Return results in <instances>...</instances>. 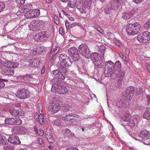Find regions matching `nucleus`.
Masks as SVG:
<instances>
[{
	"instance_id": "nucleus-47",
	"label": "nucleus",
	"mask_w": 150,
	"mask_h": 150,
	"mask_svg": "<svg viewBox=\"0 0 150 150\" xmlns=\"http://www.w3.org/2000/svg\"><path fill=\"white\" fill-rule=\"evenodd\" d=\"M100 33L103 34V30L98 25H96L94 27Z\"/></svg>"
},
{
	"instance_id": "nucleus-24",
	"label": "nucleus",
	"mask_w": 150,
	"mask_h": 150,
	"mask_svg": "<svg viewBox=\"0 0 150 150\" xmlns=\"http://www.w3.org/2000/svg\"><path fill=\"white\" fill-rule=\"evenodd\" d=\"M22 123L21 120L19 118H12V125H21Z\"/></svg>"
},
{
	"instance_id": "nucleus-16",
	"label": "nucleus",
	"mask_w": 150,
	"mask_h": 150,
	"mask_svg": "<svg viewBox=\"0 0 150 150\" xmlns=\"http://www.w3.org/2000/svg\"><path fill=\"white\" fill-rule=\"evenodd\" d=\"M76 116V115L74 114H68L62 118L63 120L66 122H72Z\"/></svg>"
},
{
	"instance_id": "nucleus-10",
	"label": "nucleus",
	"mask_w": 150,
	"mask_h": 150,
	"mask_svg": "<svg viewBox=\"0 0 150 150\" xmlns=\"http://www.w3.org/2000/svg\"><path fill=\"white\" fill-rule=\"evenodd\" d=\"M134 88L132 86H129L127 88L125 95V97L127 98V100H131L134 95Z\"/></svg>"
},
{
	"instance_id": "nucleus-37",
	"label": "nucleus",
	"mask_w": 150,
	"mask_h": 150,
	"mask_svg": "<svg viewBox=\"0 0 150 150\" xmlns=\"http://www.w3.org/2000/svg\"><path fill=\"white\" fill-rule=\"evenodd\" d=\"M7 141L4 136L0 134V143L3 144H7Z\"/></svg>"
},
{
	"instance_id": "nucleus-15",
	"label": "nucleus",
	"mask_w": 150,
	"mask_h": 150,
	"mask_svg": "<svg viewBox=\"0 0 150 150\" xmlns=\"http://www.w3.org/2000/svg\"><path fill=\"white\" fill-rule=\"evenodd\" d=\"M18 64L13 61L5 62L4 64V67L8 68H14L17 67Z\"/></svg>"
},
{
	"instance_id": "nucleus-21",
	"label": "nucleus",
	"mask_w": 150,
	"mask_h": 150,
	"mask_svg": "<svg viewBox=\"0 0 150 150\" xmlns=\"http://www.w3.org/2000/svg\"><path fill=\"white\" fill-rule=\"evenodd\" d=\"M113 1L111 7L112 9L116 10L117 9L118 6L120 5V0H113Z\"/></svg>"
},
{
	"instance_id": "nucleus-1",
	"label": "nucleus",
	"mask_w": 150,
	"mask_h": 150,
	"mask_svg": "<svg viewBox=\"0 0 150 150\" xmlns=\"http://www.w3.org/2000/svg\"><path fill=\"white\" fill-rule=\"evenodd\" d=\"M142 27L140 23L136 22L128 24L126 27V31L128 35L139 34L142 31Z\"/></svg>"
},
{
	"instance_id": "nucleus-43",
	"label": "nucleus",
	"mask_w": 150,
	"mask_h": 150,
	"mask_svg": "<svg viewBox=\"0 0 150 150\" xmlns=\"http://www.w3.org/2000/svg\"><path fill=\"white\" fill-rule=\"evenodd\" d=\"M5 4L3 2L0 1V12L2 11L5 8Z\"/></svg>"
},
{
	"instance_id": "nucleus-23",
	"label": "nucleus",
	"mask_w": 150,
	"mask_h": 150,
	"mask_svg": "<svg viewBox=\"0 0 150 150\" xmlns=\"http://www.w3.org/2000/svg\"><path fill=\"white\" fill-rule=\"evenodd\" d=\"M143 117L148 120H150V108H147L143 115Z\"/></svg>"
},
{
	"instance_id": "nucleus-12",
	"label": "nucleus",
	"mask_w": 150,
	"mask_h": 150,
	"mask_svg": "<svg viewBox=\"0 0 150 150\" xmlns=\"http://www.w3.org/2000/svg\"><path fill=\"white\" fill-rule=\"evenodd\" d=\"M10 112L11 114L15 117L22 116L24 114V111L21 109H12L10 110Z\"/></svg>"
},
{
	"instance_id": "nucleus-58",
	"label": "nucleus",
	"mask_w": 150,
	"mask_h": 150,
	"mask_svg": "<svg viewBox=\"0 0 150 150\" xmlns=\"http://www.w3.org/2000/svg\"><path fill=\"white\" fill-rule=\"evenodd\" d=\"M71 108V107L69 105L65 106L64 107L65 110L67 111H68L70 110Z\"/></svg>"
},
{
	"instance_id": "nucleus-56",
	"label": "nucleus",
	"mask_w": 150,
	"mask_h": 150,
	"mask_svg": "<svg viewBox=\"0 0 150 150\" xmlns=\"http://www.w3.org/2000/svg\"><path fill=\"white\" fill-rule=\"evenodd\" d=\"M39 143L40 144H43L44 143V141L43 139L41 138H39L38 139Z\"/></svg>"
},
{
	"instance_id": "nucleus-31",
	"label": "nucleus",
	"mask_w": 150,
	"mask_h": 150,
	"mask_svg": "<svg viewBox=\"0 0 150 150\" xmlns=\"http://www.w3.org/2000/svg\"><path fill=\"white\" fill-rule=\"evenodd\" d=\"M3 150H13L14 147L8 144V143L7 142V144H3Z\"/></svg>"
},
{
	"instance_id": "nucleus-36",
	"label": "nucleus",
	"mask_w": 150,
	"mask_h": 150,
	"mask_svg": "<svg viewBox=\"0 0 150 150\" xmlns=\"http://www.w3.org/2000/svg\"><path fill=\"white\" fill-rule=\"evenodd\" d=\"M20 127L17 126L14 127L12 129V132L14 134H18L20 133Z\"/></svg>"
},
{
	"instance_id": "nucleus-54",
	"label": "nucleus",
	"mask_w": 150,
	"mask_h": 150,
	"mask_svg": "<svg viewBox=\"0 0 150 150\" xmlns=\"http://www.w3.org/2000/svg\"><path fill=\"white\" fill-rule=\"evenodd\" d=\"M86 8L84 7L83 8L82 7V8L79 9L80 11L82 13H85L86 12Z\"/></svg>"
},
{
	"instance_id": "nucleus-32",
	"label": "nucleus",
	"mask_w": 150,
	"mask_h": 150,
	"mask_svg": "<svg viewBox=\"0 0 150 150\" xmlns=\"http://www.w3.org/2000/svg\"><path fill=\"white\" fill-rule=\"evenodd\" d=\"M37 9L39 11L38 17L39 16L40 17L45 16L47 15V11L46 10L43 9H42L40 10L38 9Z\"/></svg>"
},
{
	"instance_id": "nucleus-5",
	"label": "nucleus",
	"mask_w": 150,
	"mask_h": 150,
	"mask_svg": "<svg viewBox=\"0 0 150 150\" xmlns=\"http://www.w3.org/2000/svg\"><path fill=\"white\" fill-rule=\"evenodd\" d=\"M105 72H106V70H107V72L106 73L107 76H110L112 78V71L114 69L115 64L111 61H107L105 64Z\"/></svg>"
},
{
	"instance_id": "nucleus-61",
	"label": "nucleus",
	"mask_w": 150,
	"mask_h": 150,
	"mask_svg": "<svg viewBox=\"0 0 150 150\" xmlns=\"http://www.w3.org/2000/svg\"><path fill=\"white\" fill-rule=\"evenodd\" d=\"M144 0H133V1L136 4H139Z\"/></svg>"
},
{
	"instance_id": "nucleus-3",
	"label": "nucleus",
	"mask_w": 150,
	"mask_h": 150,
	"mask_svg": "<svg viewBox=\"0 0 150 150\" xmlns=\"http://www.w3.org/2000/svg\"><path fill=\"white\" fill-rule=\"evenodd\" d=\"M79 50L80 54L86 58H89L90 54L88 46L85 44H81L79 47Z\"/></svg>"
},
{
	"instance_id": "nucleus-18",
	"label": "nucleus",
	"mask_w": 150,
	"mask_h": 150,
	"mask_svg": "<svg viewBox=\"0 0 150 150\" xmlns=\"http://www.w3.org/2000/svg\"><path fill=\"white\" fill-rule=\"evenodd\" d=\"M55 91L59 93L64 94L67 93V89L64 86H57L55 88Z\"/></svg>"
},
{
	"instance_id": "nucleus-6",
	"label": "nucleus",
	"mask_w": 150,
	"mask_h": 150,
	"mask_svg": "<svg viewBox=\"0 0 150 150\" xmlns=\"http://www.w3.org/2000/svg\"><path fill=\"white\" fill-rule=\"evenodd\" d=\"M39 12L37 9L27 11L24 14V16L27 19L36 18L38 17Z\"/></svg>"
},
{
	"instance_id": "nucleus-41",
	"label": "nucleus",
	"mask_w": 150,
	"mask_h": 150,
	"mask_svg": "<svg viewBox=\"0 0 150 150\" xmlns=\"http://www.w3.org/2000/svg\"><path fill=\"white\" fill-rule=\"evenodd\" d=\"M144 28L146 30H148L150 28V21L146 22L144 24Z\"/></svg>"
},
{
	"instance_id": "nucleus-8",
	"label": "nucleus",
	"mask_w": 150,
	"mask_h": 150,
	"mask_svg": "<svg viewBox=\"0 0 150 150\" xmlns=\"http://www.w3.org/2000/svg\"><path fill=\"white\" fill-rule=\"evenodd\" d=\"M16 94V96L21 99H25L30 96L28 90L24 88L19 90L17 92Z\"/></svg>"
},
{
	"instance_id": "nucleus-9",
	"label": "nucleus",
	"mask_w": 150,
	"mask_h": 150,
	"mask_svg": "<svg viewBox=\"0 0 150 150\" xmlns=\"http://www.w3.org/2000/svg\"><path fill=\"white\" fill-rule=\"evenodd\" d=\"M125 73L123 70H121V69H117L112 71V78L113 79L116 78L117 76L119 77L121 79L123 78Z\"/></svg>"
},
{
	"instance_id": "nucleus-38",
	"label": "nucleus",
	"mask_w": 150,
	"mask_h": 150,
	"mask_svg": "<svg viewBox=\"0 0 150 150\" xmlns=\"http://www.w3.org/2000/svg\"><path fill=\"white\" fill-rule=\"evenodd\" d=\"M52 123L54 124L57 126H59L61 125H62V123L60 120L59 119H57L56 120H54L52 121Z\"/></svg>"
},
{
	"instance_id": "nucleus-39",
	"label": "nucleus",
	"mask_w": 150,
	"mask_h": 150,
	"mask_svg": "<svg viewBox=\"0 0 150 150\" xmlns=\"http://www.w3.org/2000/svg\"><path fill=\"white\" fill-rule=\"evenodd\" d=\"M115 44L120 48H122L123 47V45L119 40H116L114 42Z\"/></svg>"
},
{
	"instance_id": "nucleus-4",
	"label": "nucleus",
	"mask_w": 150,
	"mask_h": 150,
	"mask_svg": "<svg viewBox=\"0 0 150 150\" xmlns=\"http://www.w3.org/2000/svg\"><path fill=\"white\" fill-rule=\"evenodd\" d=\"M48 111L52 114H54L60 109V105L57 101H54L49 104L48 106Z\"/></svg>"
},
{
	"instance_id": "nucleus-19",
	"label": "nucleus",
	"mask_w": 150,
	"mask_h": 150,
	"mask_svg": "<svg viewBox=\"0 0 150 150\" xmlns=\"http://www.w3.org/2000/svg\"><path fill=\"white\" fill-rule=\"evenodd\" d=\"M40 42L46 40L50 36L49 33L47 31H42L39 33Z\"/></svg>"
},
{
	"instance_id": "nucleus-55",
	"label": "nucleus",
	"mask_w": 150,
	"mask_h": 150,
	"mask_svg": "<svg viewBox=\"0 0 150 150\" xmlns=\"http://www.w3.org/2000/svg\"><path fill=\"white\" fill-rule=\"evenodd\" d=\"M65 150H79V149L76 147H72L67 148Z\"/></svg>"
},
{
	"instance_id": "nucleus-26",
	"label": "nucleus",
	"mask_w": 150,
	"mask_h": 150,
	"mask_svg": "<svg viewBox=\"0 0 150 150\" xmlns=\"http://www.w3.org/2000/svg\"><path fill=\"white\" fill-rule=\"evenodd\" d=\"M64 134V135L68 136L69 138L75 137L74 134L69 129H67L65 130Z\"/></svg>"
},
{
	"instance_id": "nucleus-25",
	"label": "nucleus",
	"mask_w": 150,
	"mask_h": 150,
	"mask_svg": "<svg viewBox=\"0 0 150 150\" xmlns=\"http://www.w3.org/2000/svg\"><path fill=\"white\" fill-rule=\"evenodd\" d=\"M129 120V121L128 123V125L131 127H134L135 124L136 122L137 121V119L132 117H131Z\"/></svg>"
},
{
	"instance_id": "nucleus-13",
	"label": "nucleus",
	"mask_w": 150,
	"mask_h": 150,
	"mask_svg": "<svg viewBox=\"0 0 150 150\" xmlns=\"http://www.w3.org/2000/svg\"><path fill=\"white\" fill-rule=\"evenodd\" d=\"M60 49V47L56 42H54L53 44L51 51L50 54H52V56L53 57L59 51Z\"/></svg>"
},
{
	"instance_id": "nucleus-48",
	"label": "nucleus",
	"mask_w": 150,
	"mask_h": 150,
	"mask_svg": "<svg viewBox=\"0 0 150 150\" xmlns=\"http://www.w3.org/2000/svg\"><path fill=\"white\" fill-rule=\"evenodd\" d=\"M57 77L58 79L62 80H64L65 78V76L63 75L61 72H60V73L59 74L58 76Z\"/></svg>"
},
{
	"instance_id": "nucleus-44",
	"label": "nucleus",
	"mask_w": 150,
	"mask_h": 150,
	"mask_svg": "<svg viewBox=\"0 0 150 150\" xmlns=\"http://www.w3.org/2000/svg\"><path fill=\"white\" fill-rule=\"evenodd\" d=\"M5 123L12 125V118L6 119L5 120Z\"/></svg>"
},
{
	"instance_id": "nucleus-30",
	"label": "nucleus",
	"mask_w": 150,
	"mask_h": 150,
	"mask_svg": "<svg viewBox=\"0 0 150 150\" xmlns=\"http://www.w3.org/2000/svg\"><path fill=\"white\" fill-rule=\"evenodd\" d=\"M71 64V62L70 58L69 56L67 57L66 59L65 60V62L62 64V65H64L65 67H69L70 66Z\"/></svg>"
},
{
	"instance_id": "nucleus-2",
	"label": "nucleus",
	"mask_w": 150,
	"mask_h": 150,
	"mask_svg": "<svg viewBox=\"0 0 150 150\" xmlns=\"http://www.w3.org/2000/svg\"><path fill=\"white\" fill-rule=\"evenodd\" d=\"M91 59L95 66L100 68L102 67L103 64L100 60V55L97 52H93L91 55Z\"/></svg>"
},
{
	"instance_id": "nucleus-57",
	"label": "nucleus",
	"mask_w": 150,
	"mask_h": 150,
	"mask_svg": "<svg viewBox=\"0 0 150 150\" xmlns=\"http://www.w3.org/2000/svg\"><path fill=\"white\" fill-rule=\"evenodd\" d=\"M47 139L48 141L50 143H53L54 142V140L53 138H48V139Z\"/></svg>"
},
{
	"instance_id": "nucleus-62",
	"label": "nucleus",
	"mask_w": 150,
	"mask_h": 150,
	"mask_svg": "<svg viewBox=\"0 0 150 150\" xmlns=\"http://www.w3.org/2000/svg\"><path fill=\"white\" fill-rule=\"evenodd\" d=\"M63 66H62L60 67V68L63 70L62 71L63 72L66 71L67 70L66 68H65L64 67V66L63 65Z\"/></svg>"
},
{
	"instance_id": "nucleus-34",
	"label": "nucleus",
	"mask_w": 150,
	"mask_h": 150,
	"mask_svg": "<svg viewBox=\"0 0 150 150\" xmlns=\"http://www.w3.org/2000/svg\"><path fill=\"white\" fill-rule=\"evenodd\" d=\"M134 11L133 10L129 13H126L125 14V17L126 18V19H128L131 18L133 16L134 13Z\"/></svg>"
},
{
	"instance_id": "nucleus-50",
	"label": "nucleus",
	"mask_w": 150,
	"mask_h": 150,
	"mask_svg": "<svg viewBox=\"0 0 150 150\" xmlns=\"http://www.w3.org/2000/svg\"><path fill=\"white\" fill-rule=\"evenodd\" d=\"M115 65L117 67V69H121V64L120 63V61H118L115 63Z\"/></svg>"
},
{
	"instance_id": "nucleus-29",
	"label": "nucleus",
	"mask_w": 150,
	"mask_h": 150,
	"mask_svg": "<svg viewBox=\"0 0 150 150\" xmlns=\"http://www.w3.org/2000/svg\"><path fill=\"white\" fill-rule=\"evenodd\" d=\"M67 56L66 54H60L59 56V59L60 62L62 63H64L65 60L67 58Z\"/></svg>"
},
{
	"instance_id": "nucleus-60",
	"label": "nucleus",
	"mask_w": 150,
	"mask_h": 150,
	"mask_svg": "<svg viewBox=\"0 0 150 150\" xmlns=\"http://www.w3.org/2000/svg\"><path fill=\"white\" fill-rule=\"evenodd\" d=\"M65 25L67 30H68L69 26V22L67 21H66L65 22Z\"/></svg>"
},
{
	"instance_id": "nucleus-11",
	"label": "nucleus",
	"mask_w": 150,
	"mask_h": 150,
	"mask_svg": "<svg viewBox=\"0 0 150 150\" xmlns=\"http://www.w3.org/2000/svg\"><path fill=\"white\" fill-rule=\"evenodd\" d=\"M138 136L141 139L144 141L148 140L150 138V132L144 129L140 132Z\"/></svg>"
},
{
	"instance_id": "nucleus-45",
	"label": "nucleus",
	"mask_w": 150,
	"mask_h": 150,
	"mask_svg": "<svg viewBox=\"0 0 150 150\" xmlns=\"http://www.w3.org/2000/svg\"><path fill=\"white\" fill-rule=\"evenodd\" d=\"M46 136L47 139H48V138H53L52 134L50 132L47 131L46 132Z\"/></svg>"
},
{
	"instance_id": "nucleus-46",
	"label": "nucleus",
	"mask_w": 150,
	"mask_h": 150,
	"mask_svg": "<svg viewBox=\"0 0 150 150\" xmlns=\"http://www.w3.org/2000/svg\"><path fill=\"white\" fill-rule=\"evenodd\" d=\"M54 21L55 24L57 25H59V18L57 16H55L54 17Z\"/></svg>"
},
{
	"instance_id": "nucleus-64",
	"label": "nucleus",
	"mask_w": 150,
	"mask_h": 150,
	"mask_svg": "<svg viewBox=\"0 0 150 150\" xmlns=\"http://www.w3.org/2000/svg\"><path fill=\"white\" fill-rule=\"evenodd\" d=\"M76 25V23H72L71 25V28H72L75 27Z\"/></svg>"
},
{
	"instance_id": "nucleus-40",
	"label": "nucleus",
	"mask_w": 150,
	"mask_h": 150,
	"mask_svg": "<svg viewBox=\"0 0 150 150\" xmlns=\"http://www.w3.org/2000/svg\"><path fill=\"white\" fill-rule=\"evenodd\" d=\"M20 133L21 134L26 133L27 132V129L25 127H20Z\"/></svg>"
},
{
	"instance_id": "nucleus-59",
	"label": "nucleus",
	"mask_w": 150,
	"mask_h": 150,
	"mask_svg": "<svg viewBox=\"0 0 150 150\" xmlns=\"http://www.w3.org/2000/svg\"><path fill=\"white\" fill-rule=\"evenodd\" d=\"M146 68L147 69L149 72L150 73V64L146 63Z\"/></svg>"
},
{
	"instance_id": "nucleus-7",
	"label": "nucleus",
	"mask_w": 150,
	"mask_h": 150,
	"mask_svg": "<svg viewBox=\"0 0 150 150\" xmlns=\"http://www.w3.org/2000/svg\"><path fill=\"white\" fill-rule=\"evenodd\" d=\"M69 53L74 61H77L79 58L78 51L75 47H72L68 49Z\"/></svg>"
},
{
	"instance_id": "nucleus-33",
	"label": "nucleus",
	"mask_w": 150,
	"mask_h": 150,
	"mask_svg": "<svg viewBox=\"0 0 150 150\" xmlns=\"http://www.w3.org/2000/svg\"><path fill=\"white\" fill-rule=\"evenodd\" d=\"M3 71L4 72V74L5 75H13L14 74V71L11 69H4Z\"/></svg>"
},
{
	"instance_id": "nucleus-28",
	"label": "nucleus",
	"mask_w": 150,
	"mask_h": 150,
	"mask_svg": "<svg viewBox=\"0 0 150 150\" xmlns=\"http://www.w3.org/2000/svg\"><path fill=\"white\" fill-rule=\"evenodd\" d=\"M69 6L72 8H74L77 3V0H69L68 2Z\"/></svg>"
},
{
	"instance_id": "nucleus-42",
	"label": "nucleus",
	"mask_w": 150,
	"mask_h": 150,
	"mask_svg": "<svg viewBox=\"0 0 150 150\" xmlns=\"http://www.w3.org/2000/svg\"><path fill=\"white\" fill-rule=\"evenodd\" d=\"M34 39L37 41H40V38L39 35V33L36 34L34 36Z\"/></svg>"
},
{
	"instance_id": "nucleus-53",
	"label": "nucleus",
	"mask_w": 150,
	"mask_h": 150,
	"mask_svg": "<svg viewBox=\"0 0 150 150\" xmlns=\"http://www.w3.org/2000/svg\"><path fill=\"white\" fill-rule=\"evenodd\" d=\"M37 135L40 136H42L44 134L43 132L42 129H40L38 130V131L37 133Z\"/></svg>"
},
{
	"instance_id": "nucleus-52",
	"label": "nucleus",
	"mask_w": 150,
	"mask_h": 150,
	"mask_svg": "<svg viewBox=\"0 0 150 150\" xmlns=\"http://www.w3.org/2000/svg\"><path fill=\"white\" fill-rule=\"evenodd\" d=\"M5 86L4 81L1 79H0V89L3 88Z\"/></svg>"
},
{
	"instance_id": "nucleus-22",
	"label": "nucleus",
	"mask_w": 150,
	"mask_h": 150,
	"mask_svg": "<svg viewBox=\"0 0 150 150\" xmlns=\"http://www.w3.org/2000/svg\"><path fill=\"white\" fill-rule=\"evenodd\" d=\"M39 64L40 63L38 59H33L30 61V65L32 67H37Z\"/></svg>"
},
{
	"instance_id": "nucleus-63",
	"label": "nucleus",
	"mask_w": 150,
	"mask_h": 150,
	"mask_svg": "<svg viewBox=\"0 0 150 150\" xmlns=\"http://www.w3.org/2000/svg\"><path fill=\"white\" fill-rule=\"evenodd\" d=\"M122 58L126 62H127V60L126 58L124 57V55H122L121 56Z\"/></svg>"
},
{
	"instance_id": "nucleus-35",
	"label": "nucleus",
	"mask_w": 150,
	"mask_h": 150,
	"mask_svg": "<svg viewBox=\"0 0 150 150\" xmlns=\"http://www.w3.org/2000/svg\"><path fill=\"white\" fill-rule=\"evenodd\" d=\"M137 39L138 41L141 43H143L146 42L142 33L138 36Z\"/></svg>"
},
{
	"instance_id": "nucleus-20",
	"label": "nucleus",
	"mask_w": 150,
	"mask_h": 150,
	"mask_svg": "<svg viewBox=\"0 0 150 150\" xmlns=\"http://www.w3.org/2000/svg\"><path fill=\"white\" fill-rule=\"evenodd\" d=\"M38 115L35 116V118L37 119V121L41 125H43L44 124V120L43 115L40 113L39 115L37 113Z\"/></svg>"
},
{
	"instance_id": "nucleus-14",
	"label": "nucleus",
	"mask_w": 150,
	"mask_h": 150,
	"mask_svg": "<svg viewBox=\"0 0 150 150\" xmlns=\"http://www.w3.org/2000/svg\"><path fill=\"white\" fill-rule=\"evenodd\" d=\"M8 142L10 143L14 144H19L21 142L18 136L12 135L9 136L8 139Z\"/></svg>"
},
{
	"instance_id": "nucleus-27",
	"label": "nucleus",
	"mask_w": 150,
	"mask_h": 150,
	"mask_svg": "<svg viewBox=\"0 0 150 150\" xmlns=\"http://www.w3.org/2000/svg\"><path fill=\"white\" fill-rule=\"evenodd\" d=\"M142 34L146 42L150 40V33L148 31H145L143 32Z\"/></svg>"
},
{
	"instance_id": "nucleus-17",
	"label": "nucleus",
	"mask_w": 150,
	"mask_h": 150,
	"mask_svg": "<svg viewBox=\"0 0 150 150\" xmlns=\"http://www.w3.org/2000/svg\"><path fill=\"white\" fill-rule=\"evenodd\" d=\"M44 24V22L41 20H34L33 21L32 24L33 26L35 28H41Z\"/></svg>"
},
{
	"instance_id": "nucleus-51",
	"label": "nucleus",
	"mask_w": 150,
	"mask_h": 150,
	"mask_svg": "<svg viewBox=\"0 0 150 150\" xmlns=\"http://www.w3.org/2000/svg\"><path fill=\"white\" fill-rule=\"evenodd\" d=\"M25 0H15L16 2L18 4H23L25 1Z\"/></svg>"
},
{
	"instance_id": "nucleus-49",
	"label": "nucleus",
	"mask_w": 150,
	"mask_h": 150,
	"mask_svg": "<svg viewBox=\"0 0 150 150\" xmlns=\"http://www.w3.org/2000/svg\"><path fill=\"white\" fill-rule=\"evenodd\" d=\"M60 72L57 69L52 71L53 73L57 77L58 76L59 74L60 73Z\"/></svg>"
}]
</instances>
